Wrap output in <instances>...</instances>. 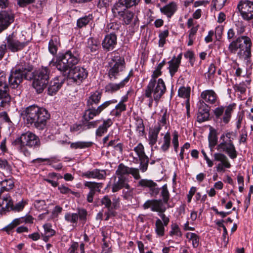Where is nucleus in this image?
Instances as JSON below:
<instances>
[{
    "instance_id": "45",
    "label": "nucleus",
    "mask_w": 253,
    "mask_h": 253,
    "mask_svg": "<svg viewBox=\"0 0 253 253\" xmlns=\"http://www.w3.org/2000/svg\"><path fill=\"white\" fill-rule=\"evenodd\" d=\"M155 231L159 237H162L165 234V227L162 221L157 219L155 223Z\"/></svg>"
},
{
    "instance_id": "18",
    "label": "nucleus",
    "mask_w": 253,
    "mask_h": 253,
    "mask_svg": "<svg viewBox=\"0 0 253 253\" xmlns=\"http://www.w3.org/2000/svg\"><path fill=\"white\" fill-rule=\"evenodd\" d=\"M23 223H32V215L28 214L24 216L14 219L10 224L4 227L2 229V230L6 232L7 234H9L11 230Z\"/></svg>"
},
{
    "instance_id": "37",
    "label": "nucleus",
    "mask_w": 253,
    "mask_h": 253,
    "mask_svg": "<svg viewBox=\"0 0 253 253\" xmlns=\"http://www.w3.org/2000/svg\"><path fill=\"white\" fill-rule=\"evenodd\" d=\"M208 139L209 142V147L211 151L212 150L213 148L216 145L217 142V131L212 128H210V131L208 136Z\"/></svg>"
},
{
    "instance_id": "42",
    "label": "nucleus",
    "mask_w": 253,
    "mask_h": 253,
    "mask_svg": "<svg viewBox=\"0 0 253 253\" xmlns=\"http://www.w3.org/2000/svg\"><path fill=\"white\" fill-rule=\"evenodd\" d=\"M92 18L93 17L91 14H89L88 15L79 18L77 20V26L80 28L85 26L92 20Z\"/></svg>"
},
{
    "instance_id": "4",
    "label": "nucleus",
    "mask_w": 253,
    "mask_h": 253,
    "mask_svg": "<svg viewBox=\"0 0 253 253\" xmlns=\"http://www.w3.org/2000/svg\"><path fill=\"white\" fill-rule=\"evenodd\" d=\"M80 54L78 50L72 48L57 58L55 65L61 72H65L80 61Z\"/></svg>"
},
{
    "instance_id": "31",
    "label": "nucleus",
    "mask_w": 253,
    "mask_h": 253,
    "mask_svg": "<svg viewBox=\"0 0 253 253\" xmlns=\"http://www.w3.org/2000/svg\"><path fill=\"white\" fill-rule=\"evenodd\" d=\"M128 82V78L126 77L124 80L119 84L109 83L105 86V90L107 92H114L121 88L123 87L125 84Z\"/></svg>"
},
{
    "instance_id": "5",
    "label": "nucleus",
    "mask_w": 253,
    "mask_h": 253,
    "mask_svg": "<svg viewBox=\"0 0 253 253\" xmlns=\"http://www.w3.org/2000/svg\"><path fill=\"white\" fill-rule=\"evenodd\" d=\"M49 70L42 67L33 73V88L37 93H42L48 83Z\"/></svg>"
},
{
    "instance_id": "47",
    "label": "nucleus",
    "mask_w": 253,
    "mask_h": 253,
    "mask_svg": "<svg viewBox=\"0 0 253 253\" xmlns=\"http://www.w3.org/2000/svg\"><path fill=\"white\" fill-rule=\"evenodd\" d=\"M92 144L91 142L78 141L71 144L70 147L73 149L84 148L91 146Z\"/></svg>"
},
{
    "instance_id": "36",
    "label": "nucleus",
    "mask_w": 253,
    "mask_h": 253,
    "mask_svg": "<svg viewBox=\"0 0 253 253\" xmlns=\"http://www.w3.org/2000/svg\"><path fill=\"white\" fill-rule=\"evenodd\" d=\"M176 10V5L174 2H171L169 4L161 8L162 12L170 18L174 14Z\"/></svg>"
},
{
    "instance_id": "23",
    "label": "nucleus",
    "mask_w": 253,
    "mask_h": 253,
    "mask_svg": "<svg viewBox=\"0 0 253 253\" xmlns=\"http://www.w3.org/2000/svg\"><path fill=\"white\" fill-rule=\"evenodd\" d=\"M162 75V72L160 70L155 69L151 76V79L150 80L147 85L149 84H152V87L154 88H156V87H162V89L163 88V90L166 91V86L164 81L162 79H157L158 77Z\"/></svg>"
},
{
    "instance_id": "17",
    "label": "nucleus",
    "mask_w": 253,
    "mask_h": 253,
    "mask_svg": "<svg viewBox=\"0 0 253 253\" xmlns=\"http://www.w3.org/2000/svg\"><path fill=\"white\" fill-rule=\"evenodd\" d=\"M84 185L90 190L87 195V201L89 203H92L95 192H100L101 189L103 187V183L92 181H86L84 182Z\"/></svg>"
},
{
    "instance_id": "20",
    "label": "nucleus",
    "mask_w": 253,
    "mask_h": 253,
    "mask_svg": "<svg viewBox=\"0 0 253 253\" xmlns=\"http://www.w3.org/2000/svg\"><path fill=\"white\" fill-rule=\"evenodd\" d=\"M217 149L225 151L231 159H234L237 156V151L231 140H230L228 143L225 141L220 143L218 145Z\"/></svg>"
},
{
    "instance_id": "46",
    "label": "nucleus",
    "mask_w": 253,
    "mask_h": 253,
    "mask_svg": "<svg viewBox=\"0 0 253 253\" xmlns=\"http://www.w3.org/2000/svg\"><path fill=\"white\" fill-rule=\"evenodd\" d=\"M191 88L190 87H180L178 90V95L179 97L187 98L189 101Z\"/></svg>"
},
{
    "instance_id": "58",
    "label": "nucleus",
    "mask_w": 253,
    "mask_h": 253,
    "mask_svg": "<svg viewBox=\"0 0 253 253\" xmlns=\"http://www.w3.org/2000/svg\"><path fill=\"white\" fill-rule=\"evenodd\" d=\"M227 0H212V4L215 9H220L225 5Z\"/></svg>"
},
{
    "instance_id": "25",
    "label": "nucleus",
    "mask_w": 253,
    "mask_h": 253,
    "mask_svg": "<svg viewBox=\"0 0 253 253\" xmlns=\"http://www.w3.org/2000/svg\"><path fill=\"white\" fill-rule=\"evenodd\" d=\"M118 179L113 185L112 192H116L120 189L125 188L128 190L127 192H130V186L127 183V178L126 176H118Z\"/></svg>"
},
{
    "instance_id": "49",
    "label": "nucleus",
    "mask_w": 253,
    "mask_h": 253,
    "mask_svg": "<svg viewBox=\"0 0 253 253\" xmlns=\"http://www.w3.org/2000/svg\"><path fill=\"white\" fill-rule=\"evenodd\" d=\"M161 195L163 198L162 201L165 204H168L170 194L168 189L167 184H165L162 187Z\"/></svg>"
},
{
    "instance_id": "9",
    "label": "nucleus",
    "mask_w": 253,
    "mask_h": 253,
    "mask_svg": "<svg viewBox=\"0 0 253 253\" xmlns=\"http://www.w3.org/2000/svg\"><path fill=\"white\" fill-rule=\"evenodd\" d=\"M236 106L235 103H232L225 107L221 106L216 108L214 110V115L216 121L220 124H227L230 121Z\"/></svg>"
},
{
    "instance_id": "61",
    "label": "nucleus",
    "mask_w": 253,
    "mask_h": 253,
    "mask_svg": "<svg viewBox=\"0 0 253 253\" xmlns=\"http://www.w3.org/2000/svg\"><path fill=\"white\" fill-rule=\"evenodd\" d=\"M172 142L175 151L177 152V149L179 146L178 134V132L176 131H174L173 132Z\"/></svg>"
},
{
    "instance_id": "43",
    "label": "nucleus",
    "mask_w": 253,
    "mask_h": 253,
    "mask_svg": "<svg viewBox=\"0 0 253 253\" xmlns=\"http://www.w3.org/2000/svg\"><path fill=\"white\" fill-rule=\"evenodd\" d=\"M126 106L125 104L119 102L116 106L115 109L111 111L113 115L116 117H120L122 112L126 111Z\"/></svg>"
},
{
    "instance_id": "1",
    "label": "nucleus",
    "mask_w": 253,
    "mask_h": 253,
    "mask_svg": "<svg viewBox=\"0 0 253 253\" xmlns=\"http://www.w3.org/2000/svg\"><path fill=\"white\" fill-rule=\"evenodd\" d=\"M23 79L32 80V63L30 59H26L21 65L12 68L7 83L6 73L0 72V107L9 106L11 97L9 94V86L13 89L17 88Z\"/></svg>"
},
{
    "instance_id": "32",
    "label": "nucleus",
    "mask_w": 253,
    "mask_h": 253,
    "mask_svg": "<svg viewBox=\"0 0 253 253\" xmlns=\"http://www.w3.org/2000/svg\"><path fill=\"white\" fill-rule=\"evenodd\" d=\"M60 45L59 38L57 36H52L48 43V50L49 52L53 55L55 54Z\"/></svg>"
},
{
    "instance_id": "12",
    "label": "nucleus",
    "mask_w": 253,
    "mask_h": 253,
    "mask_svg": "<svg viewBox=\"0 0 253 253\" xmlns=\"http://www.w3.org/2000/svg\"><path fill=\"white\" fill-rule=\"evenodd\" d=\"M109 62L110 69L108 70V77L111 81H114L117 79L120 72H122L125 68V61L124 58L119 57L117 61Z\"/></svg>"
},
{
    "instance_id": "55",
    "label": "nucleus",
    "mask_w": 253,
    "mask_h": 253,
    "mask_svg": "<svg viewBox=\"0 0 253 253\" xmlns=\"http://www.w3.org/2000/svg\"><path fill=\"white\" fill-rule=\"evenodd\" d=\"M35 208L39 211L45 210L47 206L44 200H36L34 203Z\"/></svg>"
},
{
    "instance_id": "7",
    "label": "nucleus",
    "mask_w": 253,
    "mask_h": 253,
    "mask_svg": "<svg viewBox=\"0 0 253 253\" xmlns=\"http://www.w3.org/2000/svg\"><path fill=\"white\" fill-rule=\"evenodd\" d=\"M28 204V201L23 199L17 202L12 199L10 197L4 198L2 205L0 210L1 214H6L7 212L12 211L19 212L23 211L25 206Z\"/></svg>"
},
{
    "instance_id": "11",
    "label": "nucleus",
    "mask_w": 253,
    "mask_h": 253,
    "mask_svg": "<svg viewBox=\"0 0 253 253\" xmlns=\"http://www.w3.org/2000/svg\"><path fill=\"white\" fill-rule=\"evenodd\" d=\"M5 40L6 41L5 44L7 49H9L13 52H18L22 50L30 42L29 41L20 42L14 32L7 36Z\"/></svg>"
},
{
    "instance_id": "48",
    "label": "nucleus",
    "mask_w": 253,
    "mask_h": 253,
    "mask_svg": "<svg viewBox=\"0 0 253 253\" xmlns=\"http://www.w3.org/2000/svg\"><path fill=\"white\" fill-rule=\"evenodd\" d=\"M186 237L192 242V245L194 248H197L199 243V237L194 233H187Z\"/></svg>"
},
{
    "instance_id": "28",
    "label": "nucleus",
    "mask_w": 253,
    "mask_h": 253,
    "mask_svg": "<svg viewBox=\"0 0 253 253\" xmlns=\"http://www.w3.org/2000/svg\"><path fill=\"white\" fill-rule=\"evenodd\" d=\"M20 111V116L24 121L25 126L30 127L32 125V105L22 108Z\"/></svg>"
},
{
    "instance_id": "27",
    "label": "nucleus",
    "mask_w": 253,
    "mask_h": 253,
    "mask_svg": "<svg viewBox=\"0 0 253 253\" xmlns=\"http://www.w3.org/2000/svg\"><path fill=\"white\" fill-rule=\"evenodd\" d=\"M182 58V53H180L176 57L174 56L171 60L168 62L169 72L171 77H173L178 71L181 60Z\"/></svg>"
},
{
    "instance_id": "8",
    "label": "nucleus",
    "mask_w": 253,
    "mask_h": 253,
    "mask_svg": "<svg viewBox=\"0 0 253 253\" xmlns=\"http://www.w3.org/2000/svg\"><path fill=\"white\" fill-rule=\"evenodd\" d=\"M33 114H34L33 123H34L35 127L39 129H43L47 120L50 118L47 111L44 108L33 105Z\"/></svg>"
},
{
    "instance_id": "60",
    "label": "nucleus",
    "mask_w": 253,
    "mask_h": 253,
    "mask_svg": "<svg viewBox=\"0 0 253 253\" xmlns=\"http://www.w3.org/2000/svg\"><path fill=\"white\" fill-rule=\"evenodd\" d=\"M84 120L86 122V123H84V127L83 128V129L84 130L95 127L97 126L98 123L99 122V121L89 122V120L86 121L85 119Z\"/></svg>"
},
{
    "instance_id": "13",
    "label": "nucleus",
    "mask_w": 253,
    "mask_h": 253,
    "mask_svg": "<svg viewBox=\"0 0 253 253\" xmlns=\"http://www.w3.org/2000/svg\"><path fill=\"white\" fill-rule=\"evenodd\" d=\"M77 211L78 213L67 212L64 216L66 221L72 224L74 226L77 225L79 219L83 224H85L86 221L87 214L86 210L82 208L78 209Z\"/></svg>"
},
{
    "instance_id": "38",
    "label": "nucleus",
    "mask_w": 253,
    "mask_h": 253,
    "mask_svg": "<svg viewBox=\"0 0 253 253\" xmlns=\"http://www.w3.org/2000/svg\"><path fill=\"white\" fill-rule=\"evenodd\" d=\"M213 157L215 161H220L223 163L224 166L226 168H230L231 165L228 161L227 157L222 153H216L214 154Z\"/></svg>"
},
{
    "instance_id": "19",
    "label": "nucleus",
    "mask_w": 253,
    "mask_h": 253,
    "mask_svg": "<svg viewBox=\"0 0 253 253\" xmlns=\"http://www.w3.org/2000/svg\"><path fill=\"white\" fill-rule=\"evenodd\" d=\"M199 109L197 114V121L202 123L207 121L210 117V108L203 100L199 102Z\"/></svg>"
},
{
    "instance_id": "56",
    "label": "nucleus",
    "mask_w": 253,
    "mask_h": 253,
    "mask_svg": "<svg viewBox=\"0 0 253 253\" xmlns=\"http://www.w3.org/2000/svg\"><path fill=\"white\" fill-rule=\"evenodd\" d=\"M101 203L107 208L108 211L111 210L112 201L108 196H104L101 200Z\"/></svg>"
},
{
    "instance_id": "21",
    "label": "nucleus",
    "mask_w": 253,
    "mask_h": 253,
    "mask_svg": "<svg viewBox=\"0 0 253 253\" xmlns=\"http://www.w3.org/2000/svg\"><path fill=\"white\" fill-rule=\"evenodd\" d=\"M14 21L12 13L6 11L0 12V33L7 28Z\"/></svg>"
},
{
    "instance_id": "50",
    "label": "nucleus",
    "mask_w": 253,
    "mask_h": 253,
    "mask_svg": "<svg viewBox=\"0 0 253 253\" xmlns=\"http://www.w3.org/2000/svg\"><path fill=\"white\" fill-rule=\"evenodd\" d=\"M170 144V136L169 132H167L164 137V142L161 146V149L163 152H166L169 148Z\"/></svg>"
},
{
    "instance_id": "51",
    "label": "nucleus",
    "mask_w": 253,
    "mask_h": 253,
    "mask_svg": "<svg viewBox=\"0 0 253 253\" xmlns=\"http://www.w3.org/2000/svg\"><path fill=\"white\" fill-rule=\"evenodd\" d=\"M1 183L5 191H9L12 189L14 186L13 180L11 178L3 180Z\"/></svg>"
},
{
    "instance_id": "29",
    "label": "nucleus",
    "mask_w": 253,
    "mask_h": 253,
    "mask_svg": "<svg viewBox=\"0 0 253 253\" xmlns=\"http://www.w3.org/2000/svg\"><path fill=\"white\" fill-rule=\"evenodd\" d=\"M201 97L205 102L210 104L215 103L217 98L216 94L211 89L203 91L201 93Z\"/></svg>"
},
{
    "instance_id": "53",
    "label": "nucleus",
    "mask_w": 253,
    "mask_h": 253,
    "mask_svg": "<svg viewBox=\"0 0 253 253\" xmlns=\"http://www.w3.org/2000/svg\"><path fill=\"white\" fill-rule=\"evenodd\" d=\"M44 235L47 237H50L54 235L55 231L51 228V225L49 223L43 225Z\"/></svg>"
},
{
    "instance_id": "16",
    "label": "nucleus",
    "mask_w": 253,
    "mask_h": 253,
    "mask_svg": "<svg viewBox=\"0 0 253 253\" xmlns=\"http://www.w3.org/2000/svg\"><path fill=\"white\" fill-rule=\"evenodd\" d=\"M162 200H148L143 205L144 210L151 208V210L154 212H158L160 213L166 211L167 208Z\"/></svg>"
},
{
    "instance_id": "63",
    "label": "nucleus",
    "mask_w": 253,
    "mask_h": 253,
    "mask_svg": "<svg viewBox=\"0 0 253 253\" xmlns=\"http://www.w3.org/2000/svg\"><path fill=\"white\" fill-rule=\"evenodd\" d=\"M136 126V130L138 132L140 135H142L144 132V126L142 120L137 122Z\"/></svg>"
},
{
    "instance_id": "40",
    "label": "nucleus",
    "mask_w": 253,
    "mask_h": 253,
    "mask_svg": "<svg viewBox=\"0 0 253 253\" xmlns=\"http://www.w3.org/2000/svg\"><path fill=\"white\" fill-rule=\"evenodd\" d=\"M133 17L134 13L132 12L127 10L118 18L122 19L124 23H125L126 25H128L131 23Z\"/></svg>"
},
{
    "instance_id": "10",
    "label": "nucleus",
    "mask_w": 253,
    "mask_h": 253,
    "mask_svg": "<svg viewBox=\"0 0 253 253\" xmlns=\"http://www.w3.org/2000/svg\"><path fill=\"white\" fill-rule=\"evenodd\" d=\"M166 91L163 90L161 87H156V88H154L152 87V84H149L146 87L144 96L149 98L148 106L151 107L152 106L153 101H155L157 104L162 97Z\"/></svg>"
},
{
    "instance_id": "35",
    "label": "nucleus",
    "mask_w": 253,
    "mask_h": 253,
    "mask_svg": "<svg viewBox=\"0 0 253 253\" xmlns=\"http://www.w3.org/2000/svg\"><path fill=\"white\" fill-rule=\"evenodd\" d=\"M161 129L160 126H155L152 129H151L149 132V144L153 146L155 145L158 139V136Z\"/></svg>"
},
{
    "instance_id": "6",
    "label": "nucleus",
    "mask_w": 253,
    "mask_h": 253,
    "mask_svg": "<svg viewBox=\"0 0 253 253\" xmlns=\"http://www.w3.org/2000/svg\"><path fill=\"white\" fill-rule=\"evenodd\" d=\"M32 131L28 130L12 142V145L17 146L26 157H30L32 149Z\"/></svg>"
},
{
    "instance_id": "2",
    "label": "nucleus",
    "mask_w": 253,
    "mask_h": 253,
    "mask_svg": "<svg viewBox=\"0 0 253 253\" xmlns=\"http://www.w3.org/2000/svg\"><path fill=\"white\" fill-rule=\"evenodd\" d=\"M102 97V93L99 91H95L90 93V95L86 99V106L87 109L85 111L84 118L86 121L93 119L95 116H98L104 110L112 104L117 102L116 99H112L104 102L97 108Z\"/></svg>"
},
{
    "instance_id": "22",
    "label": "nucleus",
    "mask_w": 253,
    "mask_h": 253,
    "mask_svg": "<svg viewBox=\"0 0 253 253\" xmlns=\"http://www.w3.org/2000/svg\"><path fill=\"white\" fill-rule=\"evenodd\" d=\"M117 44V36L113 33L107 35L102 41L103 49L106 51L112 50Z\"/></svg>"
},
{
    "instance_id": "26",
    "label": "nucleus",
    "mask_w": 253,
    "mask_h": 253,
    "mask_svg": "<svg viewBox=\"0 0 253 253\" xmlns=\"http://www.w3.org/2000/svg\"><path fill=\"white\" fill-rule=\"evenodd\" d=\"M82 176L87 178L103 179L106 177V172L105 170L96 169L92 171H87L83 172Z\"/></svg>"
},
{
    "instance_id": "34",
    "label": "nucleus",
    "mask_w": 253,
    "mask_h": 253,
    "mask_svg": "<svg viewBox=\"0 0 253 253\" xmlns=\"http://www.w3.org/2000/svg\"><path fill=\"white\" fill-rule=\"evenodd\" d=\"M113 122L111 119L103 120L102 125L100 126L96 131V135L101 137L107 131L108 128L112 126Z\"/></svg>"
},
{
    "instance_id": "44",
    "label": "nucleus",
    "mask_w": 253,
    "mask_h": 253,
    "mask_svg": "<svg viewBox=\"0 0 253 253\" xmlns=\"http://www.w3.org/2000/svg\"><path fill=\"white\" fill-rule=\"evenodd\" d=\"M129 168L123 163L120 164L116 171V174L119 176H126V174H128Z\"/></svg>"
},
{
    "instance_id": "62",
    "label": "nucleus",
    "mask_w": 253,
    "mask_h": 253,
    "mask_svg": "<svg viewBox=\"0 0 253 253\" xmlns=\"http://www.w3.org/2000/svg\"><path fill=\"white\" fill-rule=\"evenodd\" d=\"M140 0H122L125 4L126 5L128 8H130L133 6L138 4Z\"/></svg>"
},
{
    "instance_id": "24",
    "label": "nucleus",
    "mask_w": 253,
    "mask_h": 253,
    "mask_svg": "<svg viewBox=\"0 0 253 253\" xmlns=\"http://www.w3.org/2000/svg\"><path fill=\"white\" fill-rule=\"evenodd\" d=\"M138 186L148 188L150 189V194L153 196L157 195L160 191L159 188L157 187V184L151 179H142L138 182Z\"/></svg>"
},
{
    "instance_id": "15",
    "label": "nucleus",
    "mask_w": 253,
    "mask_h": 253,
    "mask_svg": "<svg viewBox=\"0 0 253 253\" xmlns=\"http://www.w3.org/2000/svg\"><path fill=\"white\" fill-rule=\"evenodd\" d=\"M87 75L88 72L85 69L77 66L69 71L68 78L73 80L74 82L79 83L86 79Z\"/></svg>"
},
{
    "instance_id": "39",
    "label": "nucleus",
    "mask_w": 253,
    "mask_h": 253,
    "mask_svg": "<svg viewBox=\"0 0 253 253\" xmlns=\"http://www.w3.org/2000/svg\"><path fill=\"white\" fill-rule=\"evenodd\" d=\"M100 45L99 42L93 38H90L88 39L87 47L90 49V51L95 52L97 50Z\"/></svg>"
},
{
    "instance_id": "59",
    "label": "nucleus",
    "mask_w": 253,
    "mask_h": 253,
    "mask_svg": "<svg viewBox=\"0 0 253 253\" xmlns=\"http://www.w3.org/2000/svg\"><path fill=\"white\" fill-rule=\"evenodd\" d=\"M131 174L135 179H139L140 175L139 174V169L135 168H130L128 174Z\"/></svg>"
},
{
    "instance_id": "33",
    "label": "nucleus",
    "mask_w": 253,
    "mask_h": 253,
    "mask_svg": "<svg viewBox=\"0 0 253 253\" xmlns=\"http://www.w3.org/2000/svg\"><path fill=\"white\" fill-rule=\"evenodd\" d=\"M62 85V83L59 82L57 78L54 79L53 81H51L50 82L48 88V94L50 95L55 94L61 88Z\"/></svg>"
},
{
    "instance_id": "3",
    "label": "nucleus",
    "mask_w": 253,
    "mask_h": 253,
    "mask_svg": "<svg viewBox=\"0 0 253 253\" xmlns=\"http://www.w3.org/2000/svg\"><path fill=\"white\" fill-rule=\"evenodd\" d=\"M252 43L250 38L245 36L238 37L233 41L228 46V51L231 54H237L241 59L247 61V64L250 63L251 47Z\"/></svg>"
},
{
    "instance_id": "41",
    "label": "nucleus",
    "mask_w": 253,
    "mask_h": 253,
    "mask_svg": "<svg viewBox=\"0 0 253 253\" xmlns=\"http://www.w3.org/2000/svg\"><path fill=\"white\" fill-rule=\"evenodd\" d=\"M140 161L139 169L142 172H145L147 169L149 162V158L146 155L139 157Z\"/></svg>"
},
{
    "instance_id": "54",
    "label": "nucleus",
    "mask_w": 253,
    "mask_h": 253,
    "mask_svg": "<svg viewBox=\"0 0 253 253\" xmlns=\"http://www.w3.org/2000/svg\"><path fill=\"white\" fill-rule=\"evenodd\" d=\"M0 169L2 170H5L7 172H10L11 170V167L8 164L7 161L1 158H0Z\"/></svg>"
},
{
    "instance_id": "57",
    "label": "nucleus",
    "mask_w": 253,
    "mask_h": 253,
    "mask_svg": "<svg viewBox=\"0 0 253 253\" xmlns=\"http://www.w3.org/2000/svg\"><path fill=\"white\" fill-rule=\"evenodd\" d=\"M134 151L136 152L138 158L145 155L144 148L142 143H139L136 147L134 148Z\"/></svg>"
},
{
    "instance_id": "64",
    "label": "nucleus",
    "mask_w": 253,
    "mask_h": 253,
    "mask_svg": "<svg viewBox=\"0 0 253 253\" xmlns=\"http://www.w3.org/2000/svg\"><path fill=\"white\" fill-rule=\"evenodd\" d=\"M84 127V124H74L73 126H71L70 130L72 132L78 131H83L85 130L83 129Z\"/></svg>"
},
{
    "instance_id": "14",
    "label": "nucleus",
    "mask_w": 253,
    "mask_h": 253,
    "mask_svg": "<svg viewBox=\"0 0 253 253\" xmlns=\"http://www.w3.org/2000/svg\"><path fill=\"white\" fill-rule=\"evenodd\" d=\"M237 8L243 19L246 21L253 19V2L246 0L240 1Z\"/></svg>"
},
{
    "instance_id": "30",
    "label": "nucleus",
    "mask_w": 253,
    "mask_h": 253,
    "mask_svg": "<svg viewBox=\"0 0 253 253\" xmlns=\"http://www.w3.org/2000/svg\"><path fill=\"white\" fill-rule=\"evenodd\" d=\"M128 8L122 0H119L116 2L112 8V11L114 15L116 17H119L121 16L123 13L127 10Z\"/></svg>"
},
{
    "instance_id": "52",
    "label": "nucleus",
    "mask_w": 253,
    "mask_h": 253,
    "mask_svg": "<svg viewBox=\"0 0 253 253\" xmlns=\"http://www.w3.org/2000/svg\"><path fill=\"white\" fill-rule=\"evenodd\" d=\"M170 236H177L178 237L182 236V233L178 225L176 224H172L171 225V230L169 232Z\"/></svg>"
}]
</instances>
